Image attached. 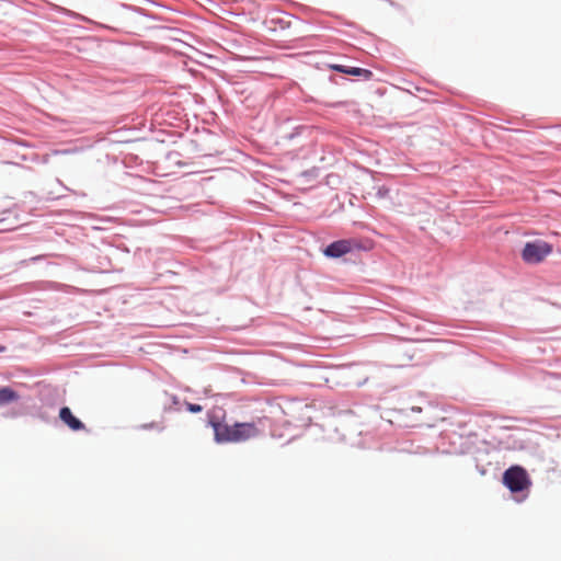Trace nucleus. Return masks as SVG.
<instances>
[{"label":"nucleus","mask_w":561,"mask_h":561,"mask_svg":"<svg viewBox=\"0 0 561 561\" xmlns=\"http://www.w3.org/2000/svg\"><path fill=\"white\" fill-rule=\"evenodd\" d=\"M186 409L192 413H198L203 410V407L195 403H186Z\"/></svg>","instance_id":"8"},{"label":"nucleus","mask_w":561,"mask_h":561,"mask_svg":"<svg viewBox=\"0 0 561 561\" xmlns=\"http://www.w3.org/2000/svg\"><path fill=\"white\" fill-rule=\"evenodd\" d=\"M552 253V245L537 240L527 242L522 251V259L528 264H538Z\"/></svg>","instance_id":"2"},{"label":"nucleus","mask_w":561,"mask_h":561,"mask_svg":"<svg viewBox=\"0 0 561 561\" xmlns=\"http://www.w3.org/2000/svg\"><path fill=\"white\" fill-rule=\"evenodd\" d=\"M331 68L334 69L335 71L352 76H363L365 78H369L371 76V71L363 68L346 67L342 65H333L331 66Z\"/></svg>","instance_id":"6"},{"label":"nucleus","mask_w":561,"mask_h":561,"mask_svg":"<svg viewBox=\"0 0 561 561\" xmlns=\"http://www.w3.org/2000/svg\"><path fill=\"white\" fill-rule=\"evenodd\" d=\"M352 250V242L350 240H339L329 244L324 254L330 257H340Z\"/></svg>","instance_id":"4"},{"label":"nucleus","mask_w":561,"mask_h":561,"mask_svg":"<svg viewBox=\"0 0 561 561\" xmlns=\"http://www.w3.org/2000/svg\"><path fill=\"white\" fill-rule=\"evenodd\" d=\"M4 350H5V347H4V346H2V345H0V353H1V352H4Z\"/></svg>","instance_id":"9"},{"label":"nucleus","mask_w":561,"mask_h":561,"mask_svg":"<svg viewBox=\"0 0 561 561\" xmlns=\"http://www.w3.org/2000/svg\"><path fill=\"white\" fill-rule=\"evenodd\" d=\"M503 482L512 492H522L529 485L526 470L518 466L511 467L504 472Z\"/></svg>","instance_id":"3"},{"label":"nucleus","mask_w":561,"mask_h":561,"mask_svg":"<svg viewBox=\"0 0 561 561\" xmlns=\"http://www.w3.org/2000/svg\"><path fill=\"white\" fill-rule=\"evenodd\" d=\"M215 439L218 443H242L262 435L260 421L237 422L228 424L225 422H211Z\"/></svg>","instance_id":"1"},{"label":"nucleus","mask_w":561,"mask_h":561,"mask_svg":"<svg viewBox=\"0 0 561 561\" xmlns=\"http://www.w3.org/2000/svg\"><path fill=\"white\" fill-rule=\"evenodd\" d=\"M59 419L72 431H82L84 424L77 419L68 407H64L59 411Z\"/></svg>","instance_id":"5"},{"label":"nucleus","mask_w":561,"mask_h":561,"mask_svg":"<svg viewBox=\"0 0 561 561\" xmlns=\"http://www.w3.org/2000/svg\"><path fill=\"white\" fill-rule=\"evenodd\" d=\"M19 400V394L10 387H3L0 389V405L8 404Z\"/></svg>","instance_id":"7"}]
</instances>
